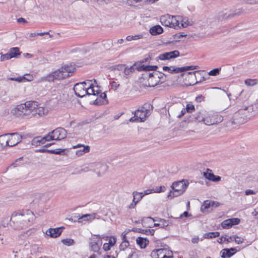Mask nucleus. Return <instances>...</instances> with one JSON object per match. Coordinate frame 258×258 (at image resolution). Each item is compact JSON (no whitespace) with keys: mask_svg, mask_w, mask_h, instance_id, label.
<instances>
[{"mask_svg":"<svg viewBox=\"0 0 258 258\" xmlns=\"http://www.w3.org/2000/svg\"><path fill=\"white\" fill-rule=\"evenodd\" d=\"M210 202L211 208H212V210L213 208H216L218 207L220 205L219 203L216 202V201H210Z\"/></svg>","mask_w":258,"mask_h":258,"instance_id":"obj_64","label":"nucleus"},{"mask_svg":"<svg viewBox=\"0 0 258 258\" xmlns=\"http://www.w3.org/2000/svg\"><path fill=\"white\" fill-rule=\"evenodd\" d=\"M63 229L64 228L62 226L56 228H50L46 231V234L51 237L56 238L61 234Z\"/></svg>","mask_w":258,"mask_h":258,"instance_id":"obj_19","label":"nucleus"},{"mask_svg":"<svg viewBox=\"0 0 258 258\" xmlns=\"http://www.w3.org/2000/svg\"><path fill=\"white\" fill-rule=\"evenodd\" d=\"M231 221V223L232 224V226L238 225L240 223V219L238 218H234L229 219Z\"/></svg>","mask_w":258,"mask_h":258,"instance_id":"obj_56","label":"nucleus"},{"mask_svg":"<svg viewBox=\"0 0 258 258\" xmlns=\"http://www.w3.org/2000/svg\"><path fill=\"white\" fill-rule=\"evenodd\" d=\"M221 226L224 229H229L232 226V224L231 223L230 219H228L222 222Z\"/></svg>","mask_w":258,"mask_h":258,"instance_id":"obj_39","label":"nucleus"},{"mask_svg":"<svg viewBox=\"0 0 258 258\" xmlns=\"http://www.w3.org/2000/svg\"><path fill=\"white\" fill-rule=\"evenodd\" d=\"M194 117L195 119V120L198 121L199 122L200 121H204V119L205 117H204L201 112H198L195 114Z\"/></svg>","mask_w":258,"mask_h":258,"instance_id":"obj_44","label":"nucleus"},{"mask_svg":"<svg viewBox=\"0 0 258 258\" xmlns=\"http://www.w3.org/2000/svg\"><path fill=\"white\" fill-rule=\"evenodd\" d=\"M143 38V35L141 34L136 35L135 36L129 35L126 37V40L128 41L132 40H136Z\"/></svg>","mask_w":258,"mask_h":258,"instance_id":"obj_41","label":"nucleus"},{"mask_svg":"<svg viewBox=\"0 0 258 258\" xmlns=\"http://www.w3.org/2000/svg\"><path fill=\"white\" fill-rule=\"evenodd\" d=\"M12 56L10 55L9 52L5 54H2L1 56V60L4 61L12 58Z\"/></svg>","mask_w":258,"mask_h":258,"instance_id":"obj_53","label":"nucleus"},{"mask_svg":"<svg viewBox=\"0 0 258 258\" xmlns=\"http://www.w3.org/2000/svg\"><path fill=\"white\" fill-rule=\"evenodd\" d=\"M104 103L103 100H101L100 98H97L93 101V104L95 105H101Z\"/></svg>","mask_w":258,"mask_h":258,"instance_id":"obj_60","label":"nucleus"},{"mask_svg":"<svg viewBox=\"0 0 258 258\" xmlns=\"http://www.w3.org/2000/svg\"><path fill=\"white\" fill-rule=\"evenodd\" d=\"M44 137L45 141H46L47 142L54 140L53 138L52 137V135L51 134V132L49 133L48 134H47Z\"/></svg>","mask_w":258,"mask_h":258,"instance_id":"obj_61","label":"nucleus"},{"mask_svg":"<svg viewBox=\"0 0 258 258\" xmlns=\"http://www.w3.org/2000/svg\"><path fill=\"white\" fill-rule=\"evenodd\" d=\"M133 195L134 197L133 202L135 201L137 203L140 201L144 197L143 192H139L137 191H134L133 192Z\"/></svg>","mask_w":258,"mask_h":258,"instance_id":"obj_33","label":"nucleus"},{"mask_svg":"<svg viewBox=\"0 0 258 258\" xmlns=\"http://www.w3.org/2000/svg\"><path fill=\"white\" fill-rule=\"evenodd\" d=\"M10 138H8L9 147H13L20 143L22 139V136L17 133L9 134Z\"/></svg>","mask_w":258,"mask_h":258,"instance_id":"obj_16","label":"nucleus"},{"mask_svg":"<svg viewBox=\"0 0 258 258\" xmlns=\"http://www.w3.org/2000/svg\"><path fill=\"white\" fill-rule=\"evenodd\" d=\"M220 70H221L220 68L214 69L210 71L209 72L208 74L210 76H216L219 74Z\"/></svg>","mask_w":258,"mask_h":258,"instance_id":"obj_49","label":"nucleus"},{"mask_svg":"<svg viewBox=\"0 0 258 258\" xmlns=\"http://www.w3.org/2000/svg\"><path fill=\"white\" fill-rule=\"evenodd\" d=\"M201 71H197L195 72H190L188 73V75H194L195 77L197 79V77L201 75Z\"/></svg>","mask_w":258,"mask_h":258,"instance_id":"obj_63","label":"nucleus"},{"mask_svg":"<svg viewBox=\"0 0 258 258\" xmlns=\"http://www.w3.org/2000/svg\"><path fill=\"white\" fill-rule=\"evenodd\" d=\"M33 218V214L30 211L26 213H14L10 219V225L14 229L21 230L28 226Z\"/></svg>","mask_w":258,"mask_h":258,"instance_id":"obj_1","label":"nucleus"},{"mask_svg":"<svg viewBox=\"0 0 258 258\" xmlns=\"http://www.w3.org/2000/svg\"><path fill=\"white\" fill-rule=\"evenodd\" d=\"M118 70H123V73L126 78L132 74H133L136 70H137V67L136 63H134L133 66L128 67L126 64H119L117 66Z\"/></svg>","mask_w":258,"mask_h":258,"instance_id":"obj_12","label":"nucleus"},{"mask_svg":"<svg viewBox=\"0 0 258 258\" xmlns=\"http://www.w3.org/2000/svg\"><path fill=\"white\" fill-rule=\"evenodd\" d=\"M232 240V237H227V236H222L221 238H220L219 240H218V242L221 244V243H223L225 241H227V242H230Z\"/></svg>","mask_w":258,"mask_h":258,"instance_id":"obj_43","label":"nucleus"},{"mask_svg":"<svg viewBox=\"0 0 258 258\" xmlns=\"http://www.w3.org/2000/svg\"><path fill=\"white\" fill-rule=\"evenodd\" d=\"M149 111L142 107L135 111V116L137 117L140 120V121H144L146 118L149 115Z\"/></svg>","mask_w":258,"mask_h":258,"instance_id":"obj_15","label":"nucleus"},{"mask_svg":"<svg viewBox=\"0 0 258 258\" xmlns=\"http://www.w3.org/2000/svg\"><path fill=\"white\" fill-rule=\"evenodd\" d=\"M237 252L235 248H224L220 251L221 256L222 258L230 257Z\"/></svg>","mask_w":258,"mask_h":258,"instance_id":"obj_21","label":"nucleus"},{"mask_svg":"<svg viewBox=\"0 0 258 258\" xmlns=\"http://www.w3.org/2000/svg\"><path fill=\"white\" fill-rule=\"evenodd\" d=\"M211 171L210 169L207 168V171L204 172V176L206 178L213 181V178L215 177V175Z\"/></svg>","mask_w":258,"mask_h":258,"instance_id":"obj_36","label":"nucleus"},{"mask_svg":"<svg viewBox=\"0 0 258 258\" xmlns=\"http://www.w3.org/2000/svg\"><path fill=\"white\" fill-rule=\"evenodd\" d=\"M136 242L141 248H145L149 243V240L146 238L141 237H138Z\"/></svg>","mask_w":258,"mask_h":258,"instance_id":"obj_25","label":"nucleus"},{"mask_svg":"<svg viewBox=\"0 0 258 258\" xmlns=\"http://www.w3.org/2000/svg\"><path fill=\"white\" fill-rule=\"evenodd\" d=\"M245 84L247 86H253L256 84L255 80H252V79H246L244 81Z\"/></svg>","mask_w":258,"mask_h":258,"instance_id":"obj_55","label":"nucleus"},{"mask_svg":"<svg viewBox=\"0 0 258 258\" xmlns=\"http://www.w3.org/2000/svg\"><path fill=\"white\" fill-rule=\"evenodd\" d=\"M30 103H32V104H33V105L30 104V106L34 105V108H32V110H30V116L29 117H40L47 114L48 110L43 107L39 106L37 102L30 101Z\"/></svg>","mask_w":258,"mask_h":258,"instance_id":"obj_6","label":"nucleus"},{"mask_svg":"<svg viewBox=\"0 0 258 258\" xmlns=\"http://www.w3.org/2000/svg\"><path fill=\"white\" fill-rule=\"evenodd\" d=\"M159 223L154 224V227H160L162 228H164L167 227L170 224H171L168 220H165L164 219H159Z\"/></svg>","mask_w":258,"mask_h":258,"instance_id":"obj_26","label":"nucleus"},{"mask_svg":"<svg viewBox=\"0 0 258 258\" xmlns=\"http://www.w3.org/2000/svg\"><path fill=\"white\" fill-rule=\"evenodd\" d=\"M173 191H170L168 195V198H173V197H178V196L181 195L182 193H180V192H178L176 190H173Z\"/></svg>","mask_w":258,"mask_h":258,"instance_id":"obj_47","label":"nucleus"},{"mask_svg":"<svg viewBox=\"0 0 258 258\" xmlns=\"http://www.w3.org/2000/svg\"><path fill=\"white\" fill-rule=\"evenodd\" d=\"M159 219H154V218H151V217H146L145 218H143L142 220V224L143 225V226H148L149 227H151L152 226L151 225H147L146 224L147 223H152V222H155L158 221L159 222Z\"/></svg>","mask_w":258,"mask_h":258,"instance_id":"obj_30","label":"nucleus"},{"mask_svg":"<svg viewBox=\"0 0 258 258\" xmlns=\"http://www.w3.org/2000/svg\"><path fill=\"white\" fill-rule=\"evenodd\" d=\"M132 231L131 229H127L124 231L121 234V238L122 241H128L127 239L126 235L130 232Z\"/></svg>","mask_w":258,"mask_h":258,"instance_id":"obj_45","label":"nucleus"},{"mask_svg":"<svg viewBox=\"0 0 258 258\" xmlns=\"http://www.w3.org/2000/svg\"><path fill=\"white\" fill-rule=\"evenodd\" d=\"M163 70L164 71H168L171 74H178L180 73V68H175L174 67H167L164 66Z\"/></svg>","mask_w":258,"mask_h":258,"instance_id":"obj_28","label":"nucleus"},{"mask_svg":"<svg viewBox=\"0 0 258 258\" xmlns=\"http://www.w3.org/2000/svg\"><path fill=\"white\" fill-rule=\"evenodd\" d=\"M220 233L219 232H212L204 234L203 237L204 238L211 239L219 236Z\"/></svg>","mask_w":258,"mask_h":258,"instance_id":"obj_34","label":"nucleus"},{"mask_svg":"<svg viewBox=\"0 0 258 258\" xmlns=\"http://www.w3.org/2000/svg\"><path fill=\"white\" fill-rule=\"evenodd\" d=\"M210 208H211L210 202V201H206L204 202V205L201 207V210L202 212H204L206 209H208Z\"/></svg>","mask_w":258,"mask_h":258,"instance_id":"obj_52","label":"nucleus"},{"mask_svg":"<svg viewBox=\"0 0 258 258\" xmlns=\"http://www.w3.org/2000/svg\"><path fill=\"white\" fill-rule=\"evenodd\" d=\"M126 258H139L138 252L133 249H127L126 253L124 255Z\"/></svg>","mask_w":258,"mask_h":258,"instance_id":"obj_27","label":"nucleus"},{"mask_svg":"<svg viewBox=\"0 0 258 258\" xmlns=\"http://www.w3.org/2000/svg\"><path fill=\"white\" fill-rule=\"evenodd\" d=\"M222 117L217 114H212L205 117L204 119V123L207 125L217 124L222 121Z\"/></svg>","mask_w":258,"mask_h":258,"instance_id":"obj_11","label":"nucleus"},{"mask_svg":"<svg viewBox=\"0 0 258 258\" xmlns=\"http://www.w3.org/2000/svg\"><path fill=\"white\" fill-rule=\"evenodd\" d=\"M75 68L72 66L64 65L57 70L53 72L55 80H60L70 76L74 73Z\"/></svg>","mask_w":258,"mask_h":258,"instance_id":"obj_5","label":"nucleus"},{"mask_svg":"<svg viewBox=\"0 0 258 258\" xmlns=\"http://www.w3.org/2000/svg\"><path fill=\"white\" fill-rule=\"evenodd\" d=\"M137 70L138 71H145L146 72L150 71H151L150 66H149V65H147V66L142 65L141 66L137 67Z\"/></svg>","mask_w":258,"mask_h":258,"instance_id":"obj_46","label":"nucleus"},{"mask_svg":"<svg viewBox=\"0 0 258 258\" xmlns=\"http://www.w3.org/2000/svg\"><path fill=\"white\" fill-rule=\"evenodd\" d=\"M30 101H27L24 103L17 105L11 110V113L17 117H29L30 116V110L34 108V106H30Z\"/></svg>","mask_w":258,"mask_h":258,"instance_id":"obj_3","label":"nucleus"},{"mask_svg":"<svg viewBox=\"0 0 258 258\" xmlns=\"http://www.w3.org/2000/svg\"><path fill=\"white\" fill-rule=\"evenodd\" d=\"M116 241V238L115 237H114V236H111V237H110L108 243L111 246H113L115 244Z\"/></svg>","mask_w":258,"mask_h":258,"instance_id":"obj_59","label":"nucleus"},{"mask_svg":"<svg viewBox=\"0 0 258 258\" xmlns=\"http://www.w3.org/2000/svg\"><path fill=\"white\" fill-rule=\"evenodd\" d=\"M168 20L166 17L163 16L161 18V22L163 25L171 27V18L168 16Z\"/></svg>","mask_w":258,"mask_h":258,"instance_id":"obj_37","label":"nucleus"},{"mask_svg":"<svg viewBox=\"0 0 258 258\" xmlns=\"http://www.w3.org/2000/svg\"><path fill=\"white\" fill-rule=\"evenodd\" d=\"M103 236L100 235H94L90 239L89 246L91 250L98 252L102 244Z\"/></svg>","mask_w":258,"mask_h":258,"instance_id":"obj_8","label":"nucleus"},{"mask_svg":"<svg viewBox=\"0 0 258 258\" xmlns=\"http://www.w3.org/2000/svg\"><path fill=\"white\" fill-rule=\"evenodd\" d=\"M40 80L42 82H53L54 80H55V77L53 74V72L52 73H50L49 74H48L46 76H44L43 77H41L40 78Z\"/></svg>","mask_w":258,"mask_h":258,"instance_id":"obj_32","label":"nucleus"},{"mask_svg":"<svg viewBox=\"0 0 258 258\" xmlns=\"http://www.w3.org/2000/svg\"><path fill=\"white\" fill-rule=\"evenodd\" d=\"M86 84V82H83L82 83H77L75 85L74 87V90L76 96L82 98L86 95H95L97 94L95 93V89H94V85L93 84H90L88 87V89H91L92 93L89 92L88 90H87V88L85 87Z\"/></svg>","mask_w":258,"mask_h":258,"instance_id":"obj_4","label":"nucleus"},{"mask_svg":"<svg viewBox=\"0 0 258 258\" xmlns=\"http://www.w3.org/2000/svg\"><path fill=\"white\" fill-rule=\"evenodd\" d=\"M23 160V157H20L18 159H17L13 164L12 165H13L14 167H17L19 166H20L23 164L22 163V161Z\"/></svg>","mask_w":258,"mask_h":258,"instance_id":"obj_54","label":"nucleus"},{"mask_svg":"<svg viewBox=\"0 0 258 258\" xmlns=\"http://www.w3.org/2000/svg\"><path fill=\"white\" fill-rule=\"evenodd\" d=\"M40 137H35L32 141V144L33 146H38L41 144Z\"/></svg>","mask_w":258,"mask_h":258,"instance_id":"obj_48","label":"nucleus"},{"mask_svg":"<svg viewBox=\"0 0 258 258\" xmlns=\"http://www.w3.org/2000/svg\"><path fill=\"white\" fill-rule=\"evenodd\" d=\"M132 231L138 233H141L146 235H153L155 232L154 229H142L141 228H134L132 229Z\"/></svg>","mask_w":258,"mask_h":258,"instance_id":"obj_23","label":"nucleus"},{"mask_svg":"<svg viewBox=\"0 0 258 258\" xmlns=\"http://www.w3.org/2000/svg\"><path fill=\"white\" fill-rule=\"evenodd\" d=\"M241 12L239 10H236L235 11H229L224 13L221 14L219 16V18L222 21L226 20L227 19H231L235 16L239 15Z\"/></svg>","mask_w":258,"mask_h":258,"instance_id":"obj_17","label":"nucleus"},{"mask_svg":"<svg viewBox=\"0 0 258 258\" xmlns=\"http://www.w3.org/2000/svg\"><path fill=\"white\" fill-rule=\"evenodd\" d=\"M8 135L6 134L0 136V145L2 148L9 146Z\"/></svg>","mask_w":258,"mask_h":258,"instance_id":"obj_29","label":"nucleus"},{"mask_svg":"<svg viewBox=\"0 0 258 258\" xmlns=\"http://www.w3.org/2000/svg\"><path fill=\"white\" fill-rule=\"evenodd\" d=\"M103 45L105 49H109L112 46L113 43L110 40H106L103 42Z\"/></svg>","mask_w":258,"mask_h":258,"instance_id":"obj_50","label":"nucleus"},{"mask_svg":"<svg viewBox=\"0 0 258 258\" xmlns=\"http://www.w3.org/2000/svg\"><path fill=\"white\" fill-rule=\"evenodd\" d=\"M188 185L187 182L184 180L174 182L173 183L171 187L172 190H175L180 193H183Z\"/></svg>","mask_w":258,"mask_h":258,"instance_id":"obj_13","label":"nucleus"},{"mask_svg":"<svg viewBox=\"0 0 258 258\" xmlns=\"http://www.w3.org/2000/svg\"><path fill=\"white\" fill-rule=\"evenodd\" d=\"M166 189V187L164 186H160L159 187H157L155 189H154V192H160L162 191H164Z\"/></svg>","mask_w":258,"mask_h":258,"instance_id":"obj_62","label":"nucleus"},{"mask_svg":"<svg viewBox=\"0 0 258 258\" xmlns=\"http://www.w3.org/2000/svg\"><path fill=\"white\" fill-rule=\"evenodd\" d=\"M252 111V106L240 109L234 114L231 123L237 125L244 123L250 118V112Z\"/></svg>","mask_w":258,"mask_h":258,"instance_id":"obj_2","label":"nucleus"},{"mask_svg":"<svg viewBox=\"0 0 258 258\" xmlns=\"http://www.w3.org/2000/svg\"><path fill=\"white\" fill-rule=\"evenodd\" d=\"M9 53L12 57H18L21 54L18 47H13L11 48L9 50Z\"/></svg>","mask_w":258,"mask_h":258,"instance_id":"obj_31","label":"nucleus"},{"mask_svg":"<svg viewBox=\"0 0 258 258\" xmlns=\"http://www.w3.org/2000/svg\"><path fill=\"white\" fill-rule=\"evenodd\" d=\"M129 242L128 241H122L119 245V251L118 253L115 252V254L116 255H119L120 256L123 257L124 254L126 253L127 249H132L131 247H129Z\"/></svg>","mask_w":258,"mask_h":258,"instance_id":"obj_20","label":"nucleus"},{"mask_svg":"<svg viewBox=\"0 0 258 258\" xmlns=\"http://www.w3.org/2000/svg\"><path fill=\"white\" fill-rule=\"evenodd\" d=\"M66 149H57L55 150H50L49 153L54 154L56 155H66Z\"/></svg>","mask_w":258,"mask_h":258,"instance_id":"obj_38","label":"nucleus"},{"mask_svg":"<svg viewBox=\"0 0 258 258\" xmlns=\"http://www.w3.org/2000/svg\"><path fill=\"white\" fill-rule=\"evenodd\" d=\"M9 79L10 80L16 81H17L19 82H23V81H25V76H24L23 77H17V78H11Z\"/></svg>","mask_w":258,"mask_h":258,"instance_id":"obj_57","label":"nucleus"},{"mask_svg":"<svg viewBox=\"0 0 258 258\" xmlns=\"http://www.w3.org/2000/svg\"><path fill=\"white\" fill-rule=\"evenodd\" d=\"M54 140L59 141L67 137V131L62 127H57L51 132Z\"/></svg>","mask_w":258,"mask_h":258,"instance_id":"obj_10","label":"nucleus"},{"mask_svg":"<svg viewBox=\"0 0 258 258\" xmlns=\"http://www.w3.org/2000/svg\"><path fill=\"white\" fill-rule=\"evenodd\" d=\"M163 32V29L160 25H155L151 27L150 29V33L152 35H157L161 34Z\"/></svg>","mask_w":258,"mask_h":258,"instance_id":"obj_24","label":"nucleus"},{"mask_svg":"<svg viewBox=\"0 0 258 258\" xmlns=\"http://www.w3.org/2000/svg\"><path fill=\"white\" fill-rule=\"evenodd\" d=\"M199 67L198 66H186L180 68V73L183 72L184 71H188V70H194L198 69Z\"/></svg>","mask_w":258,"mask_h":258,"instance_id":"obj_42","label":"nucleus"},{"mask_svg":"<svg viewBox=\"0 0 258 258\" xmlns=\"http://www.w3.org/2000/svg\"><path fill=\"white\" fill-rule=\"evenodd\" d=\"M165 76V74L163 73L159 72V73H156V76H155V78L156 79L158 82L159 83H160L161 79L163 78V77Z\"/></svg>","mask_w":258,"mask_h":258,"instance_id":"obj_58","label":"nucleus"},{"mask_svg":"<svg viewBox=\"0 0 258 258\" xmlns=\"http://www.w3.org/2000/svg\"><path fill=\"white\" fill-rule=\"evenodd\" d=\"M185 109L186 110V111L188 113H191V112H193L194 111H195V106L194 105H192V104H190V103H188L186 105V107Z\"/></svg>","mask_w":258,"mask_h":258,"instance_id":"obj_51","label":"nucleus"},{"mask_svg":"<svg viewBox=\"0 0 258 258\" xmlns=\"http://www.w3.org/2000/svg\"><path fill=\"white\" fill-rule=\"evenodd\" d=\"M179 51L176 50L161 53L158 56V58L162 60H169L178 57L179 56Z\"/></svg>","mask_w":258,"mask_h":258,"instance_id":"obj_14","label":"nucleus"},{"mask_svg":"<svg viewBox=\"0 0 258 258\" xmlns=\"http://www.w3.org/2000/svg\"><path fill=\"white\" fill-rule=\"evenodd\" d=\"M96 213L87 214L82 215L81 216L78 214V216H74V218H76L74 220V222L77 221L78 222H82L83 221H91L95 218Z\"/></svg>","mask_w":258,"mask_h":258,"instance_id":"obj_18","label":"nucleus"},{"mask_svg":"<svg viewBox=\"0 0 258 258\" xmlns=\"http://www.w3.org/2000/svg\"><path fill=\"white\" fill-rule=\"evenodd\" d=\"M151 255L152 258H173L172 251L165 248L152 250Z\"/></svg>","mask_w":258,"mask_h":258,"instance_id":"obj_7","label":"nucleus"},{"mask_svg":"<svg viewBox=\"0 0 258 258\" xmlns=\"http://www.w3.org/2000/svg\"><path fill=\"white\" fill-rule=\"evenodd\" d=\"M61 242L66 245L71 246L73 245L75 243V241L73 239L70 238H66L61 240Z\"/></svg>","mask_w":258,"mask_h":258,"instance_id":"obj_40","label":"nucleus"},{"mask_svg":"<svg viewBox=\"0 0 258 258\" xmlns=\"http://www.w3.org/2000/svg\"><path fill=\"white\" fill-rule=\"evenodd\" d=\"M80 148L81 149L76 151V155L78 156H80L83 154L88 153L90 151V147L89 146H84L81 144H78L77 146H74L73 148Z\"/></svg>","mask_w":258,"mask_h":258,"instance_id":"obj_22","label":"nucleus"},{"mask_svg":"<svg viewBox=\"0 0 258 258\" xmlns=\"http://www.w3.org/2000/svg\"><path fill=\"white\" fill-rule=\"evenodd\" d=\"M171 28L174 29L180 28L181 27L185 28L188 26L186 22H183L182 18L179 16H172L171 18Z\"/></svg>","mask_w":258,"mask_h":258,"instance_id":"obj_9","label":"nucleus"},{"mask_svg":"<svg viewBox=\"0 0 258 258\" xmlns=\"http://www.w3.org/2000/svg\"><path fill=\"white\" fill-rule=\"evenodd\" d=\"M159 84L158 81L155 78H148V84H146L147 86L149 87H154Z\"/></svg>","mask_w":258,"mask_h":258,"instance_id":"obj_35","label":"nucleus"}]
</instances>
